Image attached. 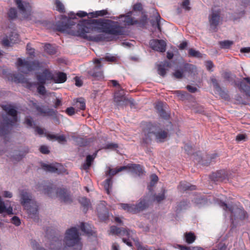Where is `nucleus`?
Wrapping results in <instances>:
<instances>
[{
  "label": "nucleus",
  "mask_w": 250,
  "mask_h": 250,
  "mask_svg": "<svg viewBox=\"0 0 250 250\" xmlns=\"http://www.w3.org/2000/svg\"><path fill=\"white\" fill-rule=\"evenodd\" d=\"M143 133V143L146 145L150 143L152 137H154L157 143H161L165 142L169 136L168 129L158 123H146Z\"/></svg>",
  "instance_id": "obj_1"
},
{
  "label": "nucleus",
  "mask_w": 250,
  "mask_h": 250,
  "mask_svg": "<svg viewBox=\"0 0 250 250\" xmlns=\"http://www.w3.org/2000/svg\"><path fill=\"white\" fill-rule=\"evenodd\" d=\"M84 21L87 25H97L100 26L91 28L93 30H99L105 34L115 36L123 35V27L118 21L104 19H89Z\"/></svg>",
  "instance_id": "obj_2"
},
{
  "label": "nucleus",
  "mask_w": 250,
  "mask_h": 250,
  "mask_svg": "<svg viewBox=\"0 0 250 250\" xmlns=\"http://www.w3.org/2000/svg\"><path fill=\"white\" fill-rule=\"evenodd\" d=\"M21 204L28 212V215L35 221L39 219V205L33 198L32 194L26 190H22L20 192Z\"/></svg>",
  "instance_id": "obj_3"
},
{
  "label": "nucleus",
  "mask_w": 250,
  "mask_h": 250,
  "mask_svg": "<svg viewBox=\"0 0 250 250\" xmlns=\"http://www.w3.org/2000/svg\"><path fill=\"white\" fill-rule=\"evenodd\" d=\"M43 192L48 196L53 198L56 195L61 202L70 204L72 202V197L69 192L64 188H56L53 184L43 185Z\"/></svg>",
  "instance_id": "obj_4"
},
{
  "label": "nucleus",
  "mask_w": 250,
  "mask_h": 250,
  "mask_svg": "<svg viewBox=\"0 0 250 250\" xmlns=\"http://www.w3.org/2000/svg\"><path fill=\"white\" fill-rule=\"evenodd\" d=\"M217 204L226 212L230 213L232 223L236 220L243 221L248 218V214L243 208L235 207L221 200H218Z\"/></svg>",
  "instance_id": "obj_5"
},
{
  "label": "nucleus",
  "mask_w": 250,
  "mask_h": 250,
  "mask_svg": "<svg viewBox=\"0 0 250 250\" xmlns=\"http://www.w3.org/2000/svg\"><path fill=\"white\" fill-rule=\"evenodd\" d=\"M12 118L7 116H3L2 119H0V137L5 138L11 129V127L17 123L18 121L17 111L12 107L7 113Z\"/></svg>",
  "instance_id": "obj_6"
},
{
  "label": "nucleus",
  "mask_w": 250,
  "mask_h": 250,
  "mask_svg": "<svg viewBox=\"0 0 250 250\" xmlns=\"http://www.w3.org/2000/svg\"><path fill=\"white\" fill-rule=\"evenodd\" d=\"M91 31H93V29H91L90 27L78 24L77 30L74 32L73 35L89 41L99 42L111 41L110 37L106 36L104 34H100L95 36L87 35V33L91 32Z\"/></svg>",
  "instance_id": "obj_7"
},
{
  "label": "nucleus",
  "mask_w": 250,
  "mask_h": 250,
  "mask_svg": "<svg viewBox=\"0 0 250 250\" xmlns=\"http://www.w3.org/2000/svg\"><path fill=\"white\" fill-rule=\"evenodd\" d=\"M80 239L78 229L76 227H72L66 231L63 242L67 247L76 246L73 250H82V244Z\"/></svg>",
  "instance_id": "obj_8"
},
{
  "label": "nucleus",
  "mask_w": 250,
  "mask_h": 250,
  "mask_svg": "<svg viewBox=\"0 0 250 250\" xmlns=\"http://www.w3.org/2000/svg\"><path fill=\"white\" fill-rule=\"evenodd\" d=\"M121 208L127 212L136 214L146 209L148 207V201L145 199H141L136 204L121 203Z\"/></svg>",
  "instance_id": "obj_9"
},
{
  "label": "nucleus",
  "mask_w": 250,
  "mask_h": 250,
  "mask_svg": "<svg viewBox=\"0 0 250 250\" xmlns=\"http://www.w3.org/2000/svg\"><path fill=\"white\" fill-rule=\"evenodd\" d=\"M17 66L21 73L27 74L31 71L38 69L40 67V63L38 61H28L18 58Z\"/></svg>",
  "instance_id": "obj_10"
},
{
  "label": "nucleus",
  "mask_w": 250,
  "mask_h": 250,
  "mask_svg": "<svg viewBox=\"0 0 250 250\" xmlns=\"http://www.w3.org/2000/svg\"><path fill=\"white\" fill-rule=\"evenodd\" d=\"M221 8L218 6H214L211 9L208 16V21L210 29L214 32L217 30V26L222 20Z\"/></svg>",
  "instance_id": "obj_11"
},
{
  "label": "nucleus",
  "mask_w": 250,
  "mask_h": 250,
  "mask_svg": "<svg viewBox=\"0 0 250 250\" xmlns=\"http://www.w3.org/2000/svg\"><path fill=\"white\" fill-rule=\"evenodd\" d=\"M110 232L112 234H116L122 237L123 241L127 246L129 247H131L132 246V243L129 240L130 233L129 229L123 228H118L115 226H112L110 228Z\"/></svg>",
  "instance_id": "obj_12"
},
{
  "label": "nucleus",
  "mask_w": 250,
  "mask_h": 250,
  "mask_svg": "<svg viewBox=\"0 0 250 250\" xmlns=\"http://www.w3.org/2000/svg\"><path fill=\"white\" fill-rule=\"evenodd\" d=\"M32 107L35 108L38 112V115L43 117H51L53 118L57 117L58 111L52 108L44 109L43 105H40L36 102H31Z\"/></svg>",
  "instance_id": "obj_13"
},
{
  "label": "nucleus",
  "mask_w": 250,
  "mask_h": 250,
  "mask_svg": "<svg viewBox=\"0 0 250 250\" xmlns=\"http://www.w3.org/2000/svg\"><path fill=\"white\" fill-rule=\"evenodd\" d=\"M20 13L24 19H30L32 7L27 1H16Z\"/></svg>",
  "instance_id": "obj_14"
},
{
  "label": "nucleus",
  "mask_w": 250,
  "mask_h": 250,
  "mask_svg": "<svg viewBox=\"0 0 250 250\" xmlns=\"http://www.w3.org/2000/svg\"><path fill=\"white\" fill-rule=\"evenodd\" d=\"M125 169H126V167H125V166L120 167L116 168H109V170L106 172V175L110 176V177L105 180L104 185V188L108 194H110V189L112 188V177L118 172Z\"/></svg>",
  "instance_id": "obj_15"
},
{
  "label": "nucleus",
  "mask_w": 250,
  "mask_h": 250,
  "mask_svg": "<svg viewBox=\"0 0 250 250\" xmlns=\"http://www.w3.org/2000/svg\"><path fill=\"white\" fill-rule=\"evenodd\" d=\"M94 63L96 64V65L87 72L88 76L97 80L103 79L104 77L102 69V65L101 64V60L95 59Z\"/></svg>",
  "instance_id": "obj_16"
},
{
  "label": "nucleus",
  "mask_w": 250,
  "mask_h": 250,
  "mask_svg": "<svg viewBox=\"0 0 250 250\" xmlns=\"http://www.w3.org/2000/svg\"><path fill=\"white\" fill-rule=\"evenodd\" d=\"M151 48L159 52H165L166 50L167 43L163 40L153 39L149 42Z\"/></svg>",
  "instance_id": "obj_17"
},
{
  "label": "nucleus",
  "mask_w": 250,
  "mask_h": 250,
  "mask_svg": "<svg viewBox=\"0 0 250 250\" xmlns=\"http://www.w3.org/2000/svg\"><path fill=\"white\" fill-rule=\"evenodd\" d=\"M244 81L250 84V77L244 78L243 80L236 82L235 84L241 92L245 93L250 98V86L247 85Z\"/></svg>",
  "instance_id": "obj_18"
},
{
  "label": "nucleus",
  "mask_w": 250,
  "mask_h": 250,
  "mask_svg": "<svg viewBox=\"0 0 250 250\" xmlns=\"http://www.w3.org/2000/svg\"><path fill=\"white\" fill-rule=\"evenodd\" d=\"M210 179L214 182H226L228 180L227 172L225 170H220L213 172L210 175Z\"/></svg>",
  "instance_id": "obj_19"
},
{
  "label": "nucleus",
  "mask_w": 250,
  "mask_h": 250,
  "mask_svg": "<svg viewBox=\"0 0 250 250\" xmlns=\"http://www.w3.org/2000/svg\"><path fill=\"white\" fill-rule=\"evenodd\" d=\"M131 15L132 12L130 11L127 13L125 15H121L119 17H111V18L113 20L124 18V20H122V21L124 23L125 25H131L138 24L139 23L138 21L132 18L131 17Z\"/></svg>",
  "instance_id": "obj_20"
},
{
  "label": "nucleus",
  "mask_w": 250,
  "mask_h": 250,
  "mask_svg": "<svg viewBox=\"0 0 250 250\" xmlns=\"http://www.w3.org/2000/svg\"><path fill=\"white\" fill-rule=\"evenodd\" d=\"M53 73L48 69H45L42 73L37 74L36 78L40 83L45 84L46 81H52Z\"/></svg>",
  "instance_id": "obj_21"
},
{
  "label": "nucleus",
  "mask_w": 250,
  "mask_h": 250,
  "mask_svg": "<svg viewBox=\"0 0 250 250\" xmlns=\"http://www.w3.org/2000/svg\"><path fill=\"white\" fill-rule=\"evenodd\" d=\"M62 236H53L50 240V249L53 250H59L62 247Z\"/></svg>",
  "instance_id": "obj_22"
},
{
  "label": "nucleus",
  "mask_w": 250,
  "mask_h": 250,
  "mask_svg": "<svg viewBox=\"0 0 250 250\" xmlns=\"http://www.w3.org/2000/svg\"><path fill=\"white\" fill-rule=\"evenodd\" d=\"M52 77V81L56 83H63L67 80L66 74L64 72L60 71H56L54 72L53 73Z\"/></svg>",
  "instance_id": "obj_23"
},
{
  "label": "nucleus",
  "mask_w": 250,
  "mask_h": 250,
  "mask_svg": "<svg viewBox=\"0 0 250 250\" xmlns=\"http://www.w3.org/2000/svg\"><path fill=\"white\" fill-rule=\"evenodd\" d=\"M126 167V169H128L132 173H133L138 176L142 175L144 173V170L142 166L137 164H129Z\"/></svg>",
  "instance_id": "obj_24"
},
{
  "label": "nucleus",
  "mask_w": 250,
  "mask_h": 250,
  "mask_svg": "<svg viewBox=\"0 0 250 250\" xmlns=\"http://www.w3.org/2000/svg\"><path fill=\"white\" fill-rule=\"evenodd\" d=\"M166 105V104H164V103L162 102H158L155 104V108L161 117L164 119H168L169 115L166 112L164 109Z\"/></svg>",
  "instance_id": "obj_25"
},
{
  "label": "nucleus",
  "mask_w": 250,
  "mask_h": 250,
  "mask_svg": "<svg viewBox=\"0 0 250 250\" xmlns=\"http://www.w3.org/2000/svg\"><path fill=\"white\" fill-rule=\"evenodd\" d=\"M178 188L181 191H185L187 190H195L196 187L194 185H191L186 181H182L180 183Z\"/></svg>",
  "instance_id": "obj_26"
},
{
  "label": "nucleus",
  "mask_w": 250,
  "mask_h": 250,
  "mask_svg": "<svg viewBox=\"0 0 250 250\" xmlns=\"http://www.w3.org/2000/svg\"><path fill=\"white\" fill-rule=\"evenodd\" d=\"M96 155V152L94 153L92 155H88L86 158L85 163L82 165V168L85 170L89 169Z\"/></svg>",
  "instance_id": "obj_27"
},
{
  "label": "nucleus",
  "mask_w": 250,
  "mask_h": 250,
  "mask_svg": "<svg viewBox=\"0 0 250 250\" xmlns=\"http://www.w3.org/2000/svg\"><path fill=\"white\" fill-rule=\"evenodd\" d=\"M79 202L83 207V211L86 213L88 209L91 208L90 200L86 197H80L79 199Z\"/></svg>",
  "instance_id": "obj_28"
},
{
  "label": "nucleus",
  "mask_w": 250,
  "mask_h": 250,
  "mask_svg": "<svg viewBox=\"0 0 250 250\" xmlns=\"http://www.w3.org/2000/svg\"><path fill=\"white\" fill-rule=\"evenodd\" d=\"M73 140L75 141L77 145L80 146H86L90 143L88 139L82 138L79 136H72Z\"/></svg>",
  "instance_id": "obj_29"
},
{
  "label": "nucleus",
  "mask_w": 250,
  "mask_h": 250,
  "mask_svg": "<svg viewBox=\"0 0 250 250\" xmlns=\"http://www.w3.org/2000/svg\"><path fill=\"white\" fill-rule=\"evenodd\" d=\"M196 236L194 233L190 231L184 233V240L188 244H192L196 240Z\"/></svg>",
  "instance_id": "obj_30"
},
{
  "label": "nucleus",
  "mask_w": 250,
  "mask_h": 250,
  "mask_svg": "<svg viewBox=\"0 0 250 250\" xmlns=\"http://www.w3.org/2000/svg\"><path fill=\"white\" fill-rule=\"evenodd\" d=\"M122 99H121L120 101H119V102H115L117 106L124 107V106H127L128 104H130L131 105L133 104V100L132 99H128L125 96Z\"/></svg>",
  "instance_id": "obj_31"
},
{
  "label": "nucleus",
  "mask_w": 250,
  "mask_h": 250,
  "mask_svg": "<svg viewBox=\"0 0 250 250\" xmlns=\"http://www.w3.org/2000/svg\"><path fill=\"white\" fill-rule=\"evenodd\" d=\"M38 84V86L37 87L38 92L42 95H45L46 94V89L44 86V84L40 83L39 82L37 83H28V86L29 87H32L33 85Z\"/></svg>",
  "instance_id": "obj_32"
},
{
  "label": "nucleus",
  "mask_w": 250,
  "mask_h": 250,
  "mask_svg": "<svg viewBox=\"0 0 250 250\" xmlns=\"http://www.w3.org/2000/svg\"><path fill=\"white\" fill-rule=\"evenodd\" d=\"M81 229L87 235H92L93 233V231L92 230L91 227L87 224L82 223L81 225Z\"/></svg>",
  "instance_id": "obj_33"
},
{
  "label": "nucleus",
  "mask_w": 250,
  "mask_h": 250,
  "mask_svg": "<svg viewBox=\"0 0 250 250\" xmlns=\"http://www.w3.org/2000/svg\"><path fill=\"white\" fill-rule=\"evenodd\" d=\"M125 96L124 89L121 87L118 88L114 93V100L115 102H119Z\"/></svg>",
  "instance_id": "obj_34"
},
{
  "label": "nucleus",
  "mask_w": 250,
  "mask_h": 250,
  "mask_svg": "<svg viewBox=\"0 0 250 250\" xmlns=\"http://www.w3.org/2000/svg\"><path fill=\"white\" fill-rule=\"evenodd\" d=\"M41 167L42 168L46 171L50 172H58V168L56 167L51 164H46L44 163H42L41 164Z\"/></svg>",
  "instance_id": "obj_35"
},
{
  "label": "nucleus",
  "mask_w": 250,
  "mask_h": 250,
  "mask_svg": "<svg viewBox=\"0 0 250 250\" xmlns=\"http://www.w3.org/2000/svg\"><path fill=\"white\" fill-rule=\"evenodd\" d=\"M194 67L195 66L193 64L186 63L183 65L182 70L184 71V73L186 72L192 73L193 72Z\"/></svg>",
  "instance_id": "obj_36"
},
{
  "label": "nucleus",
  "mask_w": 250,
  "mask_h": 250,
  "mask_svg": "<svg viewBox=\"0 0 250 250\" xmlns=\"http://www.w3.org/2000/svg\"><path fill=\"white\" fill-rule=\"evenodd\" d=\"M158 180V177L156 174H152L151 176V182L147 186L148 190L151 192L153 190V187L156 184Z\"/></svg>",
  "instance_id": "obj_37"
},
{
  "label": "nucleus",
  "mask_w": 250,
  "mask_h": 250,
  "mask_svg": "<svg viewBox=\"0 0 250 250\" xmlns=\"http://www.w3.org/2000/svg\"><path fill=\"white\" fill-rule=\"evenodd\" d=\"M233 44V42L229 40H225L219 42L220 47L222 49H229Z\"/></svg>",
  "instance_id": "obj_38"
},
{
  "label": "nucleus",
  "mask_w": 250,
  "mask_h": 250,
  "mask_svg": "<svg viewBox=\"0 0 250 250\" xmlns=\"http://www.w3.org/2000/svg\"><path fill=\"white\" fill-rule=\"evenodd\" d=\"M7 17L9 20H14L17 17V11L15 8H11L7 12Z\"/></svg>",
  "instance_id": "obj_39"
},
{
  "label": "nucleus",
  "mask_w": 250,
  "mask_h": 250,
  "mask_svg": "<svg viewBox=\"0 0 250 250\" xmlns=\"http://www.w3.org/2000/svg\"><path fill=\"white\" fill-rule=\"evenodd\" d=\"M76 106L80 110H83L85 109V100L83 98H79L77 99Z\"/></svg>",
  "instance_id": "obj_40"
},
{
  "label": "nucleus",
  "mask_w": 250,
  "mask_h": 250,
  "mask_svg": "<svg viewBox=\"0 0 250 250\" xmlns=\"http://www.w3.org/2000/svg\"><path fill=\"white\" fill-rule=\"evenodd\" d=\"M188 56L197 58H201L203 57V55L199 51H197L193 48H190L188 50Z\"/></svg>",
  "instance_id": "obj_41"
},
{
  "label": "nucleus",
  "mask_w": 250,
  "mask_h": 250,
  "mask_svg": "<svg viewBox=\"0 0 250 250\" xmlns=\"http://www.w3.org/2000/svg\"><path fill=\"white\" fill-rule=\"evenodd\" d=\"M45 51L49 54L53 55L56 52V48L50 43L46 44L44 46Z\"/></svg>",
  "instance_id": "obj_42"
},
{
  "label": "nucleus",
  "mask_w": 250,
  "mask_h": 250,
  "mask_svg": "<svg viewBox=\"0 0 250 250\" xmlns=\"http://www.w3.org/2000/svg\"><path fill=\"white\" fill-rule=\"evenodd\" d=\"M98 215L99 218L103 221L107 220L109 217L108 212L107 211L105 207L103 210V212H98Z\"/></svg>",
  "instance_id": "obj_43"
},
{
  "label": "nucleus",
  "mask_w": 250,
  "mask_h": 250,
  "mask_svg": "<svg viewBox=\"0 0 250 250\" xmlns=\"http://www.w3.org/2000/svg\"><path fill=\"white\" fill-rule=\"evenodd\" d=\"M107 11L106 10H102L100 11H97L95 12H91L89 13L92 17L96 18L99 16H104L107 14Z\"/></svg>",
  "instance_id": "obj_44"
},
{
  "label": "nucleus",
  "mask_w": 250,
  "mask_h": 250,
  "mask_svg": "<svg viewBox=\"0 0 250 250\" xmlns=\"http://www.w3.org/2000/svg\"><path fill=\"white\" fill-rule=\"evenodd\" d=\"M57 29L59 31H64L69 27L67 23H63V22H60L57 24Z\"/></svg>",
  "instance_id": "obj_45"
},
{
  "label": "nucleus",
  "mask_w": 250,
  "mask_h": 250,
  "mask_svg": "<svg viewBox=\"0 0 250 250\" xmlns=\"http://www.w3.org/2000/svg\"><path fill=\"white\" fill-rule=\"evenodd\" d=\"M24 123L27 125L28 127H33L34 128V126H36L34 121H33V119L30 116H27L25 117L24 121Z\"/></svg>",
  "instance_id": "obj_46"
},
{
  "label": "nucleus",
  "mask_w": 250,
  "mask_h": 250,
  "mask_svg": "<svg viewBox=\"0 0 250 250\" xmlns=\"http://www.w3.org/2000/svg\"><path fill=\"white\" fill-rule=\"evenodd\" d=\"M161 19V18L160 15H159V14L158 13V12H156V23H154V22L152 23V25L153 26H154L155 25V24H156V26L157 29H158V30L160 32L161 31V26H160Z\"/></svg>",
  "instance_id": "obj_47"
},
{
  "label": "nucleus",
  "mask_w": 250,
  "mask_h": 250,
  "mask_svg": "<svg viewBox=\"0 0 250 250\" xmlns=\"http://www.w3.org/2000/svg\"><path fill=\"white\" fill-rule=\"evenodd\" d=\"M220 97L225 100H228L229 98V95L228 94L223 90L221 87L220 88V89H217L216 90Z\"/></svg>",
  "instance_id": "obj_48"
},
{
  "label": "nucleus",
  "mask_w": 250,
  "mask_h": 250,
  "mask_svg": "<svg viewBox=\"0 0 250 250\" xmlns=\"http://www.w3.org/2000/svg\"><path fill=\"white\" fill-rule=\"evenodd\" d=\"M165 192H166L165 189H163L161 193L155 196V200L158 203H159L161 201L164 200V199L165 198Z\"/></svg>",
  "instance_id": "obj_49"
},
{
  "label": "nucleus",
  "mask_w": 250,
  "mask_h": 250,
  "mask_svg": "<svg viewBox=\"0 0 250 250\" xmlns=\"http://www.w3.org/2000/svg\"><path fill=\"white\" fill-rule=\"evenodd\" d=\"M158 72L162 77H164L166 75V69L164 64H160L158 65Z\"/></svg>",
  "instance_id": "obj_50"
},
{
  "label": "nucleus",
  "mask_w": 250,
  "mask_h": 250,
  "mask_svg": "<svg viewBox=\"0 0 250 250\" xmlns=\"http://www.w3.org/2000/svg\"><path fill=\"white\" fill-rule=\"evenodd\" d=\"M56 10L60 13H64L65 8L63 4L61 2V1H56Z\"/></svg>",
  "instance_id": "obj_51"
},
{
  "label": "nucleus",
  "mask_w": 250,
  "mask_h": 250,
  "mask_svg": "<svg viewBox=\"0 0 250 250\" xmlns=\"http://www.w3.org/2000/svg\"><path fill=\"white\" fill-rule=\"evenodd\" d=\"M172 76L177 79H181L184 76V71H183L182 69L176 70L174 73H173Z\"/></svg>",
  "instance_id": "obj_52"
},
{
  "label": "nucleus",
  "mask_w": 250,
  "mask_h": 250,
  "mask_svg": "<svg viewBox=\"0 0 250 250\" xmlns=\"http://www.w3.org/2000/svg\"><path fill=\"white\" fill-rule=\"evenodd\" d=\"M189 202L188 201H183L179 203L177 205V209L182 210L185 209L188 207L189 205Z\"/></svg>",
  "instance_id": "obj_53"
},
{
  "label": "nucleus",
  "mask_w": 250,
  "mask_h": 250,
  "mask_svg": "<svg viewBox=\"0 0 250 250\" xmlns=\"http://www.w3.org/2000/svg\"><path fill=\"white\" fill-rule=\"evenodd\" d=\"M210 81L212 83L214 88L216 90L217 89H220V88L221 87H220L217 79L214 76H212L210 78Z\"/></svg>",
  "instance_id": "obj_54"
},
{
  "label": "nucleus",
  "mask_w": 250,
  "mask_h": 250,
  "mask_svg": "<svg viewBox=\"0 0 250 250\" xmlns=\"http://www.w3.org/2000/svg\"><path fill=\"white\" fill-rule=\"evenodd\" d=\"M102 59L104 60L105 61H106L107 62H115L117 61L116 57L113 56H110V55H107L104 58H103Z\"/></svg>",
  "instance_id": "obj_55"
},
{
  "label": "nucleus",
  "mask_w": 250,
  "mask_h": 250,
  "mask_svg": "<svg viewBox=\"0 0 250 250\" xmlns=\"http://www.w3.org/2000/svg\"><path fill=\"white\" fill-rule=\"evenodd\" d=\"M12 43V40L10 39V41L7 38H4L1 41V44L3 46L5 47H8L11 46V43Z\"/></svg>",
  "instance_id": "obj_56"
},
{
  "label": "nucleus",
  "mask_w": 250,
  "mask_h": 250,
  "mask_svg": "<svg viewBox=\"0 0 250 250\" xmlns=\"http://www.w3.org/2000/svg\"><path fill=\"white\" fill-rule=\"evenodd\" d=\"M24 78L23 76L20 74H16L14 75V81L17 83H22Z\"/></svg>",
  "instance_id": "obj_57"
},
{
  "label": "nucleus",
  "mask_w": 250,
  "mask_h": 250,
  "mask_svg": "<svg viewBox=\"0 0 250 250\" xmlns=\"http://www.w3.org/2000/svg\"><path fill=\"white\" fill-rule=\"evenodd\" d=\"M11 222L17 226H19L21 224V220L20 218L15 216L11 218Z\"/></svg>",
  "instance_id": "obj_58"
},
{
  "label": "nucleus",
  "mask_w": 250,
  "mask_h": 250,
  "mask_svg": "<svg viewBox=\"0 0 250 250\" xmlns=\"http://www.w3.org/2000/svg\"><path fill=\"white\" fill-rule=\"evenodd\" d=\"M34 128L36 134L42 135L44 134V129L36 125L34 126Z\"/></svg>",
  "instance_id": "obj_59"
},
{
  "label": "nucleus",
  "mask_w": 250,
  "mask_h": 250,
  "mask_svg": "<svg viewBox=\"0 0 250 250\" xmlns=\"http://www.w3.org/2000/svg\"><path fill=\"white\" fill-rule=\"evenodd\" d=\"M5 209L6 206L5 204L0 196V213H5Z\"/></svg>",
  "instance_id": "obj_60"
},
{
  "label": "nucleus",
  "mask_w": 250,
  "mask_h": 250,
  "mask_svg": "<svg viewBox=\"0 0 250 250\" xmlns=\"http://www.w3.org/2000/svg\"><path fill=\"white\" fill-rule=\"evenodd\" d=\"M118 147V145L115 143H108L106 145L105 148L106 149H116Z\"/></svg>",
  "instance_id": "obj_61"
},
{
  "label": "nucleus",
  "mask_w": 250,
  "mask_h": 250,
  "mask_svg": "<svg viewBox=\"0 0 250 250\" xmlns=\"http://www.w3.org/2000/svg\"><path fill=\"white\" fill-rule=\"evenodd\" d=\"M65 112L69 116H72L75 113V109L73 107H69L66 109Z\"/></svg>",
  "instance_id": "obj_62"
},
{
  "label": "nucleus",
  "mask_w": 250,
  "mask_h": 250,
  "mask_svg": "<svg viewBox=\"0 0 250 250\" xmlns=\"http://www.w3.org/2000/svg\"><path fill=\"white\" fill-rule=\"evenodd\" d=\"M206 66L208 70L212 71V68L214 67V64L211 61H207Z\"/></svg>",
  "instance_id": "obj_63"
},
{
  "label": "nucleus",
  "mask_w": 250,
  "mask_h": 250,
  "mask_svg": "<svg viewBox=\"0 0 250 250\" xmlns=\"http://www.w3.org/2000/svg\"><path fill=\"white\" fill-rule=\"evenodd\" d=\"M40 151L42 153L44 154H48L49 153L48 147L45 146H41Z\"/></svg>",
  "instance_id": "obj_64"
}]
</instances>
